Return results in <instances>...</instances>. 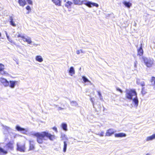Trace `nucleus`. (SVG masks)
<instances>
[{
	"label": "nucleus",
	"instance_id": "nucleus-43",
	"mask_svg": "<svg viewBox=\"0 0 155 155\" xmlns=\"http://www.w3.org/2000/svg\"><path fill=\"white\" fill-rule=\"evenodd\" d=\"M146 155H150L149 154V153H147V154H146Z\"/></svg>",
	"mask_w": 155,
	"mask_h": 155
},
{
	"label": "nucleus",
	"instance_id": "nucleus-44",
	"mask_svg": "<svg viewBox=\"0 0 155 155\" xmlns=\"http://www.w3.org/2000/svg\"><path fill=\"white\" fill-rule=\"evenodd\" d=\"M1 36V33L0 32V37Z\"/></svg>",
	"mask_w": 155,
	"mask_h": 155
},
{
	"label": "nucleus",
	"instance_id": "nucleus-36",
	"mask_svg": "<svg viewBox=\"0 0 155 155\" xmlns=\"http://www.w3.org/2000/svg\"><path fill=\"white\" fill-rule=\"evenodd\" d=\"M104 132H101L100 134H97V135L99 136L100 137H103L104 136Z\"/></svg>",
	"mask_w": 155,
	"mask_h": 155
},
{
	"label": "nucleus",
	"instance_id": "nucleus-7",
	"mask_svg": "<svg viewBox=\"0 0 155 155\" xmlns=\"http://www.w3.org/2000/svg\"><path fill=\"white\" fill-rule=\"evenodd\" d=\"M0 82L5 87H7L9 86V82L6 79L4 78H0Z\"/></svg>",
	"mask_w": 155,
	"mask_h": 155
},
{
	"label": "nucleus",
	"instance_id": "nucleus-15",
	"mask_svg": "<svg viewBox=\"0 0 155 155\" xmlns=\"http://www.w3.org/2000/svg\"><path fill=\"white\" fill-rule=\"evenodd\" d=\"M6 146L8 149L12 150L13 148V143L11 142H9L7 143Z\"/></svg>",
	"mask_w": 155,
	"mask_h": 155
},
{
	"label": "nucleus",
	"instance_id": "nucleus-39",
	"mask_svg": "<svg viewBox=\"0 0 155 155\" xmlns=\"http://www.w3.org/2000/svg\"><path fill=\"white\" fill-rule=\"evenodd\" d=\"M81 51L82 52V50H78L77 51V52H76V53L77 54H79L80 53V51Z\"/></svg>",
	"mask_w": 155,
	"mask_h": 155
},
{
	"label": "nucleus",
	"instance_id": "nucleus-2",
	"mask_svg": "<svg viewBox=\"0 0 155 155\" xmlns=\"http://www.w3.org/2000/svg\"><path fill=\"white\" fill-rule=\"evenodd\" d=\"M137 93L135 89H131L126 90L125 94L126 98L128 99L131 100L134 96H136Z\"/></svg>",
	"mask_w": 155,
	"mask_h": 155
},
{
	"label": "nucleus",
	"instance_id": "nucleus-23",
	"mask_svg": "<svg viewBox=\"0 0 155 155\" xmlns=\"http://www.w3.org/2000/svg\"><path fill=\"white\" fill-rule=\"evenodd\" d=\"M61 126L62 128L64 131L67 130V125L66 124L64 123H62L61 124Z\"/></svg>",
	"mask_w": 155,
	"mask_h": 155
},
{
	"label": "nucleus",
	"instance_id": "nucleus-14",
	"mask_svg": "<svg viewBox=\"0 0 155 155\" xmlns=\"http://www.w3.org/2000/svg\"><path fill=\"white\" fill-rule=\"evenodd\" d=\"M73 2L75 5H81L85 1H81L80 0H73Z\"/></svg>",
	"mask_w": 155,
	"mask_h": 155
},
{
	"label": "nucleus",
	"instance_id": "nucleus-40",
	"mask_svg": "<svg viewBox=\"0 0 155 155\" xmlns=\"http://www.w3.org/2000/svg\"><path fill=\"white\" fill-rule=\"evenodd\" d=\"M145 83L144 82H143L140 84V85L142 87H143L144 86H145Z\"/></svg>",
	"mask_w": 155,
	"mask_h": 155
},
{
	"label": "nucleus",
	"instance_id": "nucleus-9",
	"mask_svg": "<svg viewBox=\"0 0 155 155\" xmlns=\"http://www.w3.org/2000/svg\"><path fill=\"white\" fill-rule=\"evenodd\" d=\"M151 85L153 87V89L155 90V77L152 76L150 80Z\"/></svg>",
	"mask_w": 155,
	"mask_h": 155
},
{
	"label": "nucleus",
	"instance_id": "nucleus-12",
	"mask_svg": "<svg viewBox=\"0 0 155 155\" xmlns=\"http://www.w3.org/2000/svg\"><path fill=\"white\" fill-rule=\"evenodd\" d=\"M18 2L20 6L24 7L26 4L25 0H18Z\"/></svg>",
	"mask_w": 155,
	"mask_h": 155
},
{
	"label": "nucleus",
	"instance_id": "nucleus-24",
	"mask_svg": "<svg viewBox=\"0 0 155 155\" xmlns=\"http://www.w3.org/2000/svg\"><path fill=\"white\" fill-rule=\"evenodd\" d=\"M83 4L85 5H86L89 8H91L92 7V2H90L88 1L86 2H83Z\"/></svg>",
	"mask_w": 155,
	"mask_h": 155
},
{
	"label": "nucleus",
	"instance_id": "nucleus-29",
	"mask_svg": "<svg viewBox=\"0 0 155 155\" xmlns=\"http://www.w3.org/2000/svg\"><path fill=\"white\" fill-rule=\"evenodd\" d=\"M64 143L63 151L64 152H65L66 151L67 144L66 141H64Z\"/></svg>",
	"mask_w": 155,
	"mask_h": 155
},
{
	"label": "nucleus",
	"instance_id": "nucleus-16",
	"mask_svg": "<svg viewBox=\"0 0 155 155\" xmlns=\"http://www.w3.org/2000/svg\"><path fill=\"white\" fill-rule=\"evenodd\" d=\"M123 3L128 8H130L132 6V4L129 2L124 1L123 2Z\"/></svg>",
	"mask_w": 155,
	"mask_h": 155
},
{
	"label": "nucleus",
	"instance_id": "nucleus-42",
	"mask_svg": "<svg viewBox=\"0 0 155 155\" xmlns=\"http://www.w3.org/2000/svg\"><path fill=\"white\" fill-rule=\"evenodd\" d=\"M105 110H106V109L104 107H103V110L104 111H105Z\"/></svg>",
	"mask_w": 155,
	"mask_h": 155
},
{
	"label": "nucleus",
	"instance_id": "nucleus-10",
	"mask_svg": "<svg viewBox=\"0 0 155 155\" xmlns=\"http://www.w3.org/2000/svg\"><path fill=\"white\" fill-rule=\"evenodd\" d=\"M114 133L113 130L112 129H110L108 130L106 133V136H110Z\"/></svg>",
	"mask_w": 155,
	"mask_h": 155
},
{
	"label": "nucleus",
	"instance_id": "nucleus-8",
	"mask_svg": "<svg viewBox=\"0 0 155 155\" xmlns=\"http://www.w3.org/2000/svg\"><path fill=\"white\" fill-rule=\"evenodd\" d=\"M143 53V51L142 48V45L141 43L140 47L137 49V55L139 56H142Z\"/></svg>",
	"mask_w": 155,
	"mask_h": 155
},
{
	"label": "nucleus",
	"instance_id": "nucleus-33",
	"mask_svg": "<svg viewBox=\"0 0 155 155\" xmlns=\"http://www.w3.org/2000/svg\"><path fill=\"white\" fill-rule=\"evenodd\" d=\"M92 6H95L96 7H98L99 6V5L96 3L92 2Z\"/></svg>",
	"mask_w": 155,
	"mask_h": 155
},
{
	"label": "nucleus",
	"instance_id": "nucleus-26",
	"mask_svg": "<svg viewBox=\"0 0 155 155\" xmlns=\"http://www.w3.org/2000/svg\"><path fill=\"white\" fill-rule=\"evenodd\" d=\"M23 40L25 42H27L28 44H31V41L30 38H27L25 37Z\"/></svg>",
	"mask_w": 155,
	"mask_h": 155
},
{
	"label": "nucleus",
	"instance_id": "nucleus-31",
	"mask_svg": "<svg viewBox=\"0 0 155 155\" xmlns=\"http://www.w3.org/2000/svg\"><path fill=\"white\" fill-rule=\"evenodd\" d=\"M82 78L83 79V81L85 83L86 82H90L89 81L87 78L85 77L84 76H83Z\"/></svg>",
	"mask_w": 155,
	"mask_h": 155
},
{
	"label": "nucleus",
	"instance_id": "nucleus-28",
	"mask_svg": "<svg viewBox=\"0 0 155 155\" xmlns=\"http://www.w3.org/2000/svg\"><path fill=\"white\" fill-rule=\"evenodd\" d=\"M141 92V94L143 95L147 93L146 89L145 87H142Z\"/></svg>",
	"mask_w": 155,
	"mask_h": 155
},
{
	"label": "nucleus",
	"instance_id": "nucleus-3",
	"mask_svg": "<svg viewBox=\"0 0 155 155\" xmlns=\"http://www.w3.org/2000/svg\"><path fill=\"white\" fill-rule=\"evenodd\" d=\"M142 59L145 65L148 67H151L154 64V61L153 59H148L144 57H142Z\"/></svg>",
	"mask_w": 155,
	"mask_h": 155
},
{
	"label": "nucleus",
	"instance_id": "nucleus-1",
	"mask_svg": "<svg viewBox=\"0 0 155 155\" xmlns=\"http://www.w3.org/2000/svg\"><path fill=\"white\" fill-rule=\"evenodd\" d=\"M32 135L36 138L37 142L39 144H42L44 141L46 140L45 137H47L51 141H53L55 139V136L50 133L46 131L41 132H36L34 133Z\"/></svg>",
	"mask_w": 155,
	"mask_h": 155
},
{
	"label": "nucleus",
	"instance_id": "nucleus-4",
	"mask_svg": "<svg viewBox=\"0 0 155 155\" xmlns=\"http://www.w3.org/2000/svg\"><path fill=\"white\" fill-rule=\"evenodd\" d=\"M26 149L25 144L23 145H17V150L21 152H25Z\"/></svg>",
	"mask_w": 155,
	"mask_h": 155
},
{
	"label": "nucleus",
	"instance_id": "nucleus-17",
	"mask_svg": "<svg viewBox=\"0 0 155 155\" xmlns=\"http://www.w3.org/2000/svg\"><path fill=\"white\" fill-rule=\"evenodd\" d=\"M9 82L10 84L8 86L13 88L14 87L15 85L17 83V81H10Z\"/></svg>",
	"mask_w": 155,
	"mask_h": 155
},
{
	"label": "nucleus",
	"instance_id": "nucleus-19",
	"mask_svg": "<svg viewBox=\"0 0 155 155\" xmlns=\"http://www.w3.org/2000/svg\"><path fill=\"white\" fill-rule=\"evenodd\" d=\"M10 19V23L11 25L14 27H15L16 26V24L15 23V22L13 21L12 17V16H10L9 17Z\"/></svg>",
	"mask_w": 155,
	"mask_h": 155
},
{
	"label": "nucleus",
	"instance_id": "nucleus-45",
	"mask_svg": "<svg viewBox=\"0 0 155 155\" xmlns=\"http://www.w3.org/2000/svg\"><path fill=\"white\" fill-rule=\"evenodd\" d=\"M8 37H8V36H7V38H8Z\"/></svg>",
	"mask_w": 155,
	"mask_h": 155
},
{
	"label": "nucleus",
	"instance_id": "nucleus-22",
	"mask_svg": "<svg viewBox=\"0 0 155 155\" xmlns=\"http://www.w3.org/2000/svg\"><path fill=\"white\" fill-rule=\"evenodd\" d=\"M15 128L17 130L19 131H24L26 130L24 128L21 127H19L18 125H17L16 126Z\"/></svg>",
	"mask_w": 155,
	"mask_h": 155
},
{
	"label": "nucleus",
	"instance_id": "nucleus-5",
	"mask_svg": "<svg viewBox=\"0 0 155 155\" xmlns=\"http://www.w3.org/2000/svg\"><path fill=\"white\" fill-rule=\"evenodd\" d=\"M29 147L28 151L33 150L35 149V144L34 141L33 140H29Z\"/></svg>",
	"mask_w": 155,
	"mask_h": 155
},
{
	"label": "nucleus",
	"instance_id": "nucleus-27",
	"mask_svg": "<svg viewBox=\"0 0 155 155\" xmlns=\"http://www.w3.org/2000/svg\"><path fill=\"white\" fill-rule=\"evenodd\" d=\"M72 4V3L69 1H68L66 2V4H65V6L67 7L68 8L70 7L71 6V5Z\"/></svg>",
	"mask_w": 155,
	"mask_h": 155
},
{
	"label": "nucleus",
	"instance_id": "nucleus-25",
	"mask_svg": "<svg viewBox=\"0 0 155 155\" xmlns=\"http://www.w3.org/2000/svg\"><path fill=\"white\" fill-rule=\"evenodd\" d=\"M35 59L36 61L39 62H41L43 61L42 58L41 56L40 55L36 56L35 58Z\"/></svg>",
	"mask_w": 155,
	"mask_h": 155
},
{
	"label": "nucleus",
	"instance_id": "nucleus-38",
	"mask_svg": "<svg viewBox=\"0 0 155 155\" xmlns=\"http://www.w3.org/2000/svg\"><path fill=\"white\" fill-rule=\"evenodd\" d=\"M52 129L56 132H58L57 129L55 127H54L52 128Z\"/></svg>",
	"mask_w": 155,
	"mask_h": 155
},
{
	"label": "nucleus",
	"instance_id": "nucleus-41",
	"mask_svg": "<svg viewBox=\"0 0 155 155\" xmlns=\"http://www.w3.org/2000/svg\"><path fill=\"white\" fill-rule=\"evenodd\" d=\"M97 93L99 96L101 97V94L99 91H98Z\"/></svg>",
	"mask_w": 155,
	"mask_h": 155
},
{
	"label": "nucleus",
	"instance_id": "nucleus-6",
	"mask_svg": "<svg viewBox=\"0 0 155 155\" xmlns=\"http://www.w3.org/2000/svg\"><path fill=\"white\" fill-rule=\"evenodd\" d=\"M5 69L4 65L2 63H0V73L1 74L3 75L8 74L7 72L4 71Z\"/></svg>",
	"mask_w": 155,
	"mask_h": 155
},
{
	"label": "nucleus",
	"instance_id": "nucleus-20",
	"mask_svg": "<svg viewBox=\"0 0 155 155\" xmlns=\"http://www.w3.org/2000/svg\"><path fill=\"white\" fill-rule=\"evenodd\" d=\"M155 139V134H153L152 135L147 137L146 140L149 141Z\"/></svg>",
	"mask_w": 155,
	"mask_h": 155
},
{
	"label": "nucleus",
	"instance_id": "nucleus-35",
	"mask_svg": "<svg viewBox=\"0 0 155 155\" xmlns=\"http://www.w3.org/2000/svg\"><path fill=\"white\" fill-rule=\"evenodd\" d=\"M26 1H27L28 4L30 5H32L33 3L32 2L31 0H26Z\"/></svg>",
	"mask_w": 155,
	"mask_h": 155
},
{
	"label": "nucleus",
	"instance_id": "nucleus-13",
	"mask_svg": "<svg viewBox=\"0 0 155 155\" xmlns=\"http://www.w3.org/2000/svg\"><path fill=\"white\" fill-rule=\"evenodd\" d=\"M52 1L56 5L60 6L61 5V0H52Z\"/></svg>",
	"mask_w": 155,
	"mask_h": 155
},
{
	"label": "nucleus",
	"instance_id": "nucleus-21",
	"mask_svg": "<svg viewBox=\"0 0 155 155\" xmlns=\"http://www.w3.org/2000/svg\"><path fill=\"white\" fill-rule=\"evenodd\" d=\"M132 101L137 106L138 105V100L137 95L136 96H135V97L132 99Z\"/></svg>",
	"mask_w": 155,
	"mask_h": 155
},
{
	"label": "nucleus",
	"instance_id": "nucleus-11",
	"mask_svg": "<svg viewBox=\"0 0 155 155\" xmlns=\"http://www.w3.org/2000/svg\"><path fill=\"white\" fill-rule=\"evenodd\" d=\"M126 136V134L123 133H120L118 134H116L114 135V136L116 137H125Z\"/></svg>",
	"mask_w": 155,
	"mask_h": 155
},
{
	"label": "nucleus",
	"instance_id": "nucleus-18",
	"mask_svg": "<svg viewBox=\"0 0 155 155\" xmlns=\"http://www.w3.org/2000/svg\"><path fill=\"white\" fill-rule=\"evenodd\" d=\"M69 73L71 76H72L74 74L75 71L73 67H71L70 68L69 71Z\"/></svg>",
	"mask_w": 155,
	"mask_h": 155
},
{
	"label": "nucleus",
	"instance_id": "nucleus-34",
	"mask_svg": "<svg viewBox=\"0 0 155 155\" xmlns=\"http://www.w3.org/2000/svg\"><path fill=\"white\" fill-rule=\"evenodd\" d=\"M25 36L21 35V34H18L17 35L18 38H22L23 40L24 38H25Z\"/></svg>",
	"mask_w": 155,
	"mask_h": 155
},
{
	"label": "nucleus",
	"instance_id": "nucleus-37",
	"mask_svg": "<svg viewBox=\"0 0 155 155\" xmlns=\"http://www.w3.org/2000/svg\"><path fill=\"white\" fill-rule=\"evenodd\" d=\"M116 90L117 91H119L121 93H122L123 92V91L118 87L117 88Z\"/></svg>",
	"mask_w": 155,
	"mask_h": 155
},
{
	"label": "nucleus",
	"instance_id": "nucleus-30",
	"mask_svg": "<svg viewBox=\"0 0 155 155\" xmlns=\"http://www.w3.org/2000/svg\"><path fill=\"white\" fill-rule=\"evenodd\" d=\"M0 153H1L4 154H6L8 152L6 150H4L3 148L0 147Z\"/></svg>",
	"mask_w": 155,
	"mask_h": 155
},
{
	"label": "nucleus",
	"instance_id": "nucleus-32",
	"mask_svg": "<svg viewBox=\"0 0 155 155\" xmlns=\"http://www.w3.org/2000/svg\"><path fill=\"white\" fill-rule=\"evenodd\" d=\"M26 8L27 10H28V13H29V12H31V9L30 7L29 6L27 5L26 7Z\"/></svg>",
	"mask_w": 155,
	"mask_h": 155
}]
</instances>
